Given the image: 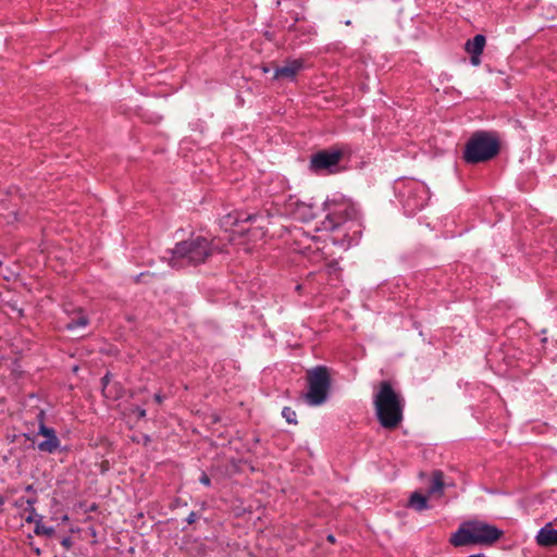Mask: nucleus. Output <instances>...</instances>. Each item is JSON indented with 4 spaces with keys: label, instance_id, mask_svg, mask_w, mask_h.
Segmentation results:
<instances>
[{
    "label": "nucleus",
    "instance_id": "nucleus-35",
    "mask_svg": "<svg viewBox=\"0 0 557 557\" xmlns=\"http://www.w3.org/2000/svg\"><path fill=\"white\" fill-rule=\"evenodd\" d=\"M136 412H137L139 418L146 417V410L144 408L137 407L136 408Z\"/></svg>",
    "mask_w": 557,
    "mask_h": 557
},
{
    "label": "nucleus",
    "instance_id": "nucleus-38",
    "mask_svg": "<svg viewBox=\"0 0 557 557\" xmlns=\"http://www.w3.org/2000/svg\"><path fill=\"white\" fill-rule=\"evenodd\" d=\"M5 503V498L3 496H0V513L3 511V505Z\"/></svg>",
    "mask_w": 557,
    "mask_h": 557
},
{
    "label": "nucleus",
    "instance_id": "nucleus-42",
    "mask_svg": "<svg viewBox=\"0 0 557 557\" xmlns=\"http://www.w3.org/2000/svg\"><path fill=\"white\" fill-rule=\"evenodd\" d=\"M25 436L27 437V440L34 442L35 441V437H30L29 435L25 434Z\"/></svg>",
    "mask_w": 557,
    "mask_h": 557
},
{
    "label": "nucleus",
    "instance_id": "nucleus-34",
    "mask_svg": "<svg viewBox=\"0 0 557 557\" xmlns=\"http://www.w3.org/2000/svg\"><path fill=\"white\" fill-rule=\"evenodd\" d=\"M24 504H25V498L24 497H20L18 499H16L14 502V506L17 507V508L23 507Z\"/></svg>",
    "mask_w": 557,
    "mask_h": 557
},
{
    "label": "nucleus",
    "instance_id": "nucleus-5",
    "mask_svg": "<svg viewBox=\"0 0 557 557\" xmlns=\"http://www.w3.org/2000/svg\"><path fill=\"white\" fill-rule=\"evenodd\" d=\"M215 250L211 239L201 235L191 236L175 245L172 249L170 264L172 268H175L177 262L182 260L189 265L196 267L205 263Z\"/></svg>",
    "mask_w": 557,
    "mask_h": 557
},
{
    "label": "nucleus",
    "instance_id": "nucleus-39",
    "mask_svg": "<svg viewBox=\"0 0 557 557\" xmlns=\"http://www.w3.org/2000/svg\"><path fill=\"white\" fill-rule=\"evenodd\" d=\"M150 441L151 440H150L149 435H144V443H145V445H147Z\"/></svg>",
    "mask_w": 557,
    "mask_h": 557
},
{
    "label": "nucleus",
    "instance_id": "nucleus-4",
    "mask_svg": "<svg viewBox=\"0 0 557 557\" xmlns=\"http://www.w3.org/2000/svg\"><path fill=\"white\" fill-rule=\"evenodd\" d=\"M500 151L499 137L494 132L476 131L465 144L462 160L467 164L485 163Z\"/></svg>",
    "mask_w": 557,
    "mask_h": 557
},
{
    "label": "nucleus",
    "instance_id": "nucleus-22",
    "mask_svg": "<svg viewBox=\"0 0 557 557\" xmlns=\"http://www.w3.org/2000/svg\"><path fill=\"white\" fill-rule=\"evenodd\" d=\"M57 432L53 428H49L47 426L45 423H40L39 428H38V432H37V435H42L45 436L46 438L52 436V435H55Z\"/></svg>",
    "mask_w": 557,
    "mask_h": 557
},
{
    "label": "nucleus",
    "instance_id": "nucleus-17",
    "mask_svg": "<svg viewBox=\"0 0 557 557\" xmlns=\"http://www.w3.org/2000/svg\"><path fill=\"white\" fill-rule=\"evenodd\" d=\"M407 506L409 508L414 509L418 512H421V511L426 510V509L430 508V505H429V502H428V497L422 495L419 492H413L410 495V497L408 499Z\"/></svg>",
    "mask_w": 557,
    "mask_h": 557
},
{
    "label": "nucleus",
    "instance_id": "nucleus-11",
    "mask_svg": "<svg viewBox=\"0 0 557 557\" xmlns=\"http://www.w3.org/2000/svg\"><path fill=\"white\" fill-rule=\"evenodd\" d=\"M485 44L486 38L482 34H478L473 38L467 40L465 50L470 54V62L472 65L478 66L481 64V54L483 53Z\"/></svg>",
    "mask_w": 557,
    "mask_h": 557
},
{
    "label": "nucleus",
    "instance_id": "nucleus-19",
    "mask_svg": "<svg viewBox=\"0 0 557 557\" xmlns=\"http://www.w3.org/2000/svg\"><path fill=\"white\" fill-rule=\"evenodd\" d=\"M103 396L113 400L121 399L124 396V388L120 382H114Z\"/></svg>",
    "mask_w": 557,
    "mask_h": 557
},
{
    "label": "nucleus",
    "instance_id": "nucleus-8",
    "mask_svg": "<svg viewBox=\"0 0 557 557\" xmlns=\"http://www.w3.org/2000/svg\"><path fill=\"white\" fill-rule=\"evenodd\" d=\"M344 156V150L330 148L315 152L311 157L310 169L314 172L331 170L336 166Z\"/></svg>",
    "mask_w": 557,
    "mask_h": 557
},
{
    "label": "nucleus",
    "instance_id": "nucleus-33",
    "mask_svg": "<svg viewBox=\"0 0 557 557\" xmlns=\"http://www.w3.org/2000/svg\"><path fill=\"white\" fill-rule=\"evenodd\" d=\"M153 399H154V401H156L157 404H159V405H160V404H162V401H163V399H164V396H163V395H161L160 393H157V394H154Z\"/></svg>",
    "mask_w": 557,
    "mask_h": 557
},
{
    "label": "nucleus",
    "instance_id": "nucleus-20",
    "mask_svg": "<svg viewBox=\"0 0 557 557\" xmlns=\"http://www.w3.org/2000/svg\"><path fill=\"white\" fill-rule=\"evenodd\" d=\"M34 532L36 535L53 536L55 530L53 527H46L42 524V516H39L35 523Z\"/></svg>",
    "mask_w": 557,
    "mask_h": 557
},
{
    "label": "nucleus",
    "instance_id": "nucleus-41",
    "mask_svg": "<svg viewBox=\"0 0 557 557\" xmlns=\"http://www.w3.org/2000/svg\"><path fill=\"white\" fill-rule=\"evenodd\" d=\"M269 71H270V66H264V67H263V72H264V73H268Z\"/></svg>",
    "mask_w": 557,
    "mask_h": 557
},
{
    "label": "nucleus",
    "instance_id": "nucleus-36",
    "mask_svg": "<svg viewBox=\"0 0 557 557\" xmlns=\"http://www.w3.org/2000/svg\"><path fill=\"white\" fill-rule=\"evenodd\" d=\"M25 491L28 492V493H35L36 492L33 484L26 485L25 486Z\"/></svg>",
    "mask_w": 557,
    "mask_h": 557
},
{
    "label": "nucleus",
    "instance_id": "nucleus-3",
    "mask_svg": "<svg viewBox=\"0 0 557 557\" xmlns=\"http://www.w3.org/2000/svg\"><path fill=\"white\" fill-rule=\"evenodd\" d=\"M504 535V531L496 525L481 520L463 521L449 539L455 547L467 545L490 546Z\"/></svg>",
    "mask_w": 557,
    "mask_h": 557
},
{
    "label": "nucleus",
    "instance_id": "nucleus-23",
    "mask_svg": "<svg viewBox=\"0 0 557 557\" xmlns=\"http://www.w3.org/2000/svg\"><path fill=\"white\" fill-rule=\"evenodd\" d=\"M25 511L28 513L25 518V521L27 523H36V520L39 516L37 515L35 507H26Z\"/></svg>",
    "mask_w": 557,
    "mask_h": 557
},
{
    "label": "nucleus",
    "instance_id": "nucleus-24",
    "mask_svg": "<svg viewBox=\"0 0 557 557\" xmlns=\"http://www.w3.org/2000/svg\"><path fill=\"white\" fill-rule=\"evenodd\" d=\"M111 372H107L102 377H101V386H102V395L107 394L108 389H109V386H110V382H111Z\"/></svg>",
    "mask_w": 557,
    "mask_h": 557
},
{
    "label": "nucleus",
    "instance_id": "nucleus-14",
    "mask_svg": "<svg viewBox=\"0 0 557 557\" xmlns=\"http://www.w3.org/2000/svg\"><path fill=\"white\" fill-rule=\"evenodd\" d=\"M37 448L47 454H54L57 450L66 451L67 448H61V442L58 435H52L37 444Z\"/></svg>",
    "mask_w": 557,
    "mask_h": 557
},
{
    "label": "nucleus",
    "instance_id": "nucleus-12",
    "mask_svg": "<svg viewBox=\"0 0 557 557\" xmlns=\"http://www.w3.org/2000/svg\"><path fill=\"white\" fill-rule=\"evenodd\" d=\"M536 543L542 547L557 546V530L553 529L552 523H546L540 529L536 535Z\"/></svg>",
    "mask_w": 557,
    "mask_h": 557
},
{
    "label": "nucleus",
    "instance_id": "nucleus-32",
    "mask_svg": "<svg viewBox=\"0 0 557 557\" xmlns=\"http://www.w3.org/2000/svg\"><path fill=\"white\" fill-rule=\"evenodd\" d=\"M98 508L99 506L96 503H92L88 508H86L85 512H95Z\"/></svg>",
    "mask_w": 557,
    "mask_h": 557
},
{
    "label": "nucleus",
    "instance_id": "nucleus-26",
    "mask_svg": "<svg viewBox=\"0 0 557 557\" xmlns=\"http://www.w3.org/2000/svg\"><path fill=\"white\" fill-rule=\"evenodd\" d=\"M198 518H199V515L196 511H191L187 516L186 521H187L188 524H193L194 522L197 521Z\"/></svg>",
    "mask_w": 557,
    "mask_h": 557
},
{
    "label": "nucleus",
    "instance_id": "nucleus-40",
    "mask_svg": "<svg viewBox=\"0 0 557 557\" xmlns=\"http://www.w3.org/2000/svg\"><path fill=\"white\" fill-rule=\"evenodd\" d=\"M34 552H35V554H36L37 556H39V555L41 554V552H40V549H39V548H35V549H34Z\"/></svg>",
    "mask_w": 557,
    "mask_h": 557
},
{
    "label": "nucleus",
    "instance_id": "nucleus-28",
    "mask_svg": "<svg viewBox=\"0 0 557 557\" xmlns=\"http://www.w3.org/2000/svg\"><path fill=\"white\" fill-rule=\"evenodd\" d=\"M294 22L293 24H290L287 29L288 32H293V30H296V23L299 21L297 14L293 17Z\"/></svg>",
    "mask_w": 557,
    "mask_h": 557
},
{
    "label": "nucleus",
    "instance_id": "nucleus-9",
    "mask_svg": "<svg viewBox=\"0 0 557 557\" xmlns=\"http://www.w3.org/2000/svg\"><path fill=\"white\" fill-rule=\"evenodd\" d=\"M305 69L302 59H287L283 66L274 65L273 79L295 82L298 73Z\"/></svg>",
    "mask_w": 557,
    "mask_h": 557
},
{
    "label": "nucleus",
    "instance_id": "nucleus-30",
    "mask_svg": "<svg viewBox=\"0 0 557 557\" xmlns=\"http://www.w3.org/2000/svg\"><path fill=\"white\" fill-rule=\"evenodd\" d=\"M37 420L40 423H45V418H46V413L44 410H40L38 413H37Z\"/></svg>",
    "mask_w": 557,
    "mask_h": 557
},
{
    "label": "nucleus",
    "instance_id": "nucleus-29",
    "mask_svg": "<svg viewBox=\"0 0 557 557\" xmlns=\"http://www.w3.org/2000/svg\"><path fill=\"white\" fill-rule=\"evenodd\" d=\"M150 274L149 273H140L138 274L136 277H135V282L136 283H140V282H146L144 278L146 276H149Z\"/></svg>",
    "mask_w": 557,
    "mask_h": 557
},
{
    "label": "nucleus",
    "instance_id": "nucleus-21",
    "mask_svg": "<svg viewBox=\"0 0 557 557\" xmlns=\"http://www.w3.org/2000/svg\"><path fill=\"white\" fill-rule=\"evenodd\" d=\"M282 416L289 424H297V414L290 407H284L282 410Z\"/></svg>",
    "mask_w": 557,
    "mask_h": 557
},
{
    "label": "nucleus",
    "instance_id": "nucleus-18",
    "mask_svg": "<svg viewBox=\"0 0 557 557\" xmlns=\"http://www.w3.org/2000/svg\"><path fill=\"white\" fill-rule=\"evenodd\" d=\"M89 324L88 317L84 313L82 308L76 310V315L71 318V320L65 324V330L74 331L77 327H86Z\"/></svg>",
    "mask_w": 557,
    "mask_h": 557
},
{
    "label": "nucleus",
    "instance_id": "nucleus-16",
    "mask_svg": "<svg viewBox=\"0 0 557 557\" xmlns=\"http://www.w3.org/2000/svg\"><path fill=\"white\" fill-rule=\"evenodd\" d=\"M444 473L441 470H434L432 472V481L431 485L428 488L429 495H440L442 496L444 494Z\"/></svg>",
    "mask_w": 557,
    "mask_h": 557
},
{
    "label": "nucleus",
    "instance_id": "nucleus-6",
    "mask_svg": "<svg viewBox=\"0 0 557 557\" xmlns=\"http://www.w3.org/2000/svg\"><path fill=\"white\" fill-rule=\"evenodd\" d=\"M394 190L407 215H414L430 199L426 185L417 180H398L394 184Z\"/></svg>",
    "mask_w": 557,
    "mask_h": 557
},
{
    "label": "nucleus",
    "instance_id": "nucleus-10",
    "mask_svg": "<svg viewBox=\"0 0 557 557\" xmlns=\"http://www.w3.org/2000/svg\"><path fill=\"white\" fill-rule=\"evenodd\" d=\"M245 215H248V213L239 212L236 210L233 212H230V213L225 214L224 216H222L221 225L226 231H232L234 233H239V234L250 233L252 230L250 227L244 226V224L247 223V221L243 220V218H245Z\"/></svg>",
    "mask_w": 557,
    "mask_h": 557
},
{
    "label": "nucleus",
    "instance_id": "nucleus-7",
    "mask_svg": "<svg viewBox=\"0 0 557 557\" xmlns=\"http://www.w3.org/2000/svg\"><path fill=\"white\" fill-rule=\"evenodd\" d=\"M308 391L305 400L310 406H320L327 399L332 376L331 369L326 366H315L306 372Z\"/></svg>",
    "mask_w": 557,
    "mask_h": 557
},
{
    "label": "nucleus",
    "instance_id": "nucleus-43",
    "mask_svg": "<svg viewBox=\"0 0 557 557\" xmlns=\"http://www.w3.org/2000/svg\"><path fill=\"white\" fill-rule=\"evenodd\" d=\"M300 289H301V285H297L296 290H300Z\"/></svg>",
    "mask_w": 557,
    "mask_h": 557
},
{
    "label": "nucleus",
    "instance_id": "nucleus-37",
    "mask_svg": "<svg viewBox=\"0 0 557 557\" xmlns=\"http://www.w3.org/2000/svg\"><path fill=\"white\" fill-rule=\"evenodd\" d=\"M326 540H327V542H330L332 544H334L336 542V539H335V536L333 534H329L326 536Z\"/></svg>",
    "mask_w": 557,
    "mask_h": 557
},
{
    "label": "nucleus",
    "instance_id": "nucleus-27",
    "mask_svg": "<svg viewBox=\"0 0 557 557\" xmlns=\"http://www.w3.org/2000/svg\"><path fill=\"white\" fill-rule=\"evenodd\" d=\"M72 544H73V541L70 536H65L61 541V545L63 547H65L66 549L71 548Z\"/></svg>",
    "mask_w": 557,
    "mask_h": 557
},
{
    "label": "nucleus",
    "instance_id": "nucleus-31",
    "mask_svg": "<svg viewBox=\"0 0 557 557\" xmlns=\"http://www.w3.org/2000/svg\"><path fill=\"white\" fill-rule=\"evenodd\" d=\"M36 503H37L36 497L25 499V504L27 505V507H35Z\"/></svg>",
    "mask_w": 557,
    "mask_h": 557
},
{
    "label": "nucleus",
    "instance_id": "nucleus-15",
    "mask_svg": "<svg viewBox=\"0 0 557 557\" xmlns=\"http://www.w3.org/2000/svg\"><path fill=\"white\" fill-rule=\"evenodd\" d=\"M319 210L321 211V208H318L314 203L299 202L297 205V213L304 221L317 219L319 216Z\"/></svg>",
    "mask_w": 557,
    "mask_h": 557
},
{
    "label": "nucleus",
    "instance_id": "nucleus-13",
    "mask_svg": "<svg viewBox=\"0 0 557 557\" xmlns=\"http://www.w3.org/2000/svg\"><path fill=\"white\" fill-rule=\"evenodd\" d=\"M270 214L268 212L265 213H257V214H248L243 218V220L247 221V223H250L253 225L255 228L259 230L261 232L260 236H264L265 232L264 228L267 227V224L269 223Z\"/></svg>",
    "mask_w": 557,
    "mask_h": 557
},
{
    "label": "nucleus",
    "instance_id": "nucleus-25",
    "mask_svg": "<svg viewBox=\"0 0 557 557\" xmlns=\"http://www.w3.org/2000/svg\"><path fill=\"white\" fill-rule=\"evenodd\" d=\"M199 482L206 486H210L211 485V480L209 478V475L206 473V472H201L200 476H199Z\"/></svg>",
    "mask_w": 557,
    "mask_h": 557
},
{
    "label": "nucleus",
    "instance_id": "nucleus-2",
    "mask_svg": "<svg viewBox=\"0 0 557 557\" xmlns=\"http://www.w3.org/2000/svg\"><path fill=\"white\" fill-rule=\"evenodd\" d=\"M375 414L384 429L398 428L404 418L405 399L396 392L389 381H381L374 394Z\"/></svg>",
    "mask_w": 557,
    "mask_h": 557
},
{
    "label": "nucleus",
    "instance_id": "nucleus-1",
    "mask_svg": "<svg viewBox=\"0 0 557 557\" xmlns=\"http://www.w3.org/2000/svg\"><path fill=\"white\" fill-rule=\"evenodd\" d=\"M321 213L323 219L318 230L335 232L344 228V237H347L348 230L360 226L358 209L350 199L343 196L335 195L333 198H327L322 205Z\"/></svg>",
    "mask_w": 557,
    "mask_h": 557
}]
</instances>
